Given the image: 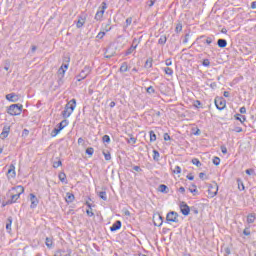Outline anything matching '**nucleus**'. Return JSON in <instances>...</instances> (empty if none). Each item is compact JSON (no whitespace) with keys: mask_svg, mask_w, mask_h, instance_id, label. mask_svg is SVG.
<instances>
[{"mask_svg":"<svg viewBox=\"0 0 256 256\" xmlns=\"http://www.w3.org/2000/svg\"><path fill=\"white\" fill-rule=\"evenodd\" d=\"M25 193V188L21 185L13 187L9 192L8 195L10 196V199L7 200L8 204L13 205V203H17V200L20 199L21 195Z\"/></svg>","mask_w":256,"mask_h":256,"instance_id":"1","label":"nucleus"},{"mask_svg":"<svg viewBox=\"0 0 256 256\" xmlns=\"http://www.w3.org/2000/svg\"><path fill=\"white\" fill-rule=\"evenodd\" d=\"M75 107H77V100L73 98L65 105L64 110L62 111L63 119H69V117L73 115Z\"/></svg>","mask_w":256,"mask_h":256,"instance_id":"2","label":"nucleus"},{"mask_svg":"<svg viewBox=\"0 0 256 256\" xmlns=\"http://www.w3.org/2000/svg\"><path fill=\"white\" fill-rule=\"evenodd\" d=\"M23 112V104H12L7 108L8 115L15 117Z\"/></svg>","mask_w":256,"mask_h":256,"instance_id":"3","label":"nucleus"},{"mask_svg":"<svg viewBox=\"0 0 256 256\" xmlns=\"http://www.w3.org/2000/svg\"><path fill=\"white\" fill-rule=\"evenodd\" d=\"M166 223H179V214L175 211H170L166 215Z\"/></svg>","mask_w":256,"mask_h":256,"instance_id":"4","label":"nucleus"},{"mask_svg":"<svg viewBox=\"0 0 256 256\" xmlns=\"http://www.w3.org/2000/svg\"><path fill=\"white\" fill-rule=\"evenodd\" d=\"M214 103L219 111H223L227 107V101L223 97H216Z\"/></svg>","mask_w":256,"mask_h":256,"instance_id":"5","label":"nucleus"},{"mask_svg":"<svg viewBox=\"0 0 256 256\" xmlns=\"http://www.w3.org/2000/svg\"><path fill=\"white\" fill-rule=\"evenodd\" d=\"M105 9H107V3L102 2V7L97 11L94 17L96 21H101L103 19V15H105Z\"/></svg>","mask_w":256,"mask_h":256,"instance_id":"6","label":"nucleus"},{"mask_svg":"<svg viewBox=\"0 0 256 256\" xmlns=\"http://www.w3.org/2000/svg\"><path fill=\"white\" fill-rule=\"evenodd\" d=\"M91 73V67L85 66L84 69L80 72V74L77 76V81H83V79H86L87 76Z\"/></svg>","mask_w":256,"mask_h":256,"instance_id":"7","label":"nucleus"},{"mask_svg":"<svg viewBox=\"0 0 256 256\" xmlns=\"http://www.w3.org/2000/svg\"><path fill=\"white\" fill-rule=\"evenodd\" d=\"M217 193H219V185H217V183L210 184L208 188V194L210 197H215Z\"/></svg>","mask_w":256,"mask_h":256,"instance_id":"8","label":"nucleus"},{"mask_svg":"<svg viewBox=\"0 0 256 256\" xmlns=\"http://www.w3.org/2000/svg\"><path fill=\"white\" fill-rule=\"evenodd\" d=\"M180 211L182 213V215H184L185 217H187V215H189V213H191V207H189V205H187L185 202H180Z\"/></svg>","mask_w":256,"mask_h":256,"instance_id":"9","label":"nucleus"},{"mask_svg":"<svg viewBox=\"0 0 256 256\" xmlns=\"http://www.w3.org/2000/svg\"><path fill=\"white\" fill-rule=\"evenodd\" d=\"M15 177H17V172H15V164H10L7 172V179H15Z\"/></svg>","mask_w":256,"mask_h":256,"instance_id":"10","label":"nucleus"},{"mask_svg":"<svg viewBox=\"0 0 256 256\" xmlns=\"http://www.w3.org/2000/svg\"><path fill=\"white\" fill-rule=\"evenodd\" d=\"M30 201H31V205H30L31 209H35L37 205H39V199L33 193L30 194Z\"/></svg>","mask_w":256,"mask_h":256,"instance_id":"11","label":"nucleus"},{"mask_svg":"<svg viewBox=\"0 0 256 256\" xmlns=\"http://www.w3.org/2000/svg\"><path fill=\"white\" fill-rule=\"evenodd\" d=\"M7 101H10L11 103H17L19 101V95L15 93H10L6 95Z\"/></svg>","mask_w":256,"mask_h":256,"instance_id":"12","label":"nucleus"},{"mask_svg":"<svg viewBox=\"0 0 256 256\" xmlns=\"http://www.w3.org/2000/svg\"><path fill=\"white\" fill-rule=\"evenodd\" d=\"M86 19H87V17L85 15L78 16V21L76 22L77 29H81V27H83V25H85Z\"/></svg>","mask_w":256,"mask_h":256,"instance_id":"13","label":"nucleus"},{"mask_svg":"<svg viewBox=\"0 0 256 256\" xmlns=\"http://www.w3.org/2000/svg\"><path fill=\"white\" fill-rule=\"evenodd\" d=\"M67 69H69V64H62L61 67L58 69L57 75H60V77H65Z\"/></svg>","mask_w":256,"mask_h":256,"instance_id":"14","label":"nucleus"},{"mask_svg":"<svg viewBox=\"0 0 256 256\" xmlns=\"http://www.w3.org/2000/svg\"><path fill=\"white\" fill-rule=\"evenodd\" d=\"M54 256H71V250L60 249L57 250Z\"/></svg>","mask_w":256,"mask_h":256,"instance_id":"15","label":"nucleus"},{"mask_svg":"<svg viewBox=\"0 0 256 256\" xmlns=\"http://www.w3.org/2000/svg\"><path fill=\"white\" fill-rule=\"evenodd\" d=\"M11 131V127L9 126H4L3 127V130H2V133H1V137L3 139H7V137H9V132Z\"/></svg>","mask_w":256,"mask_h":256,"instance_id":"16","label":"nucleus"},{"mask_svg":"<svg viewBox=\"0 0 256 256\" xmlns=\"http://www.w3.org/2000/svg\"><path fill=\"white\" fill-rule=\"evenodd\" d=\"M199 39L202 41V43H206L207 45H211V43H213V38L207 37L205 35L200 36Z\"/></svg>","mask_w":256,"mask_h":256,"instance_id":"17","label":"nucleus"},{"mask_svg":"<svg viewBox=\"0 0 256 256\" xmlns=\"http://www.w3.org/2000/svg\"><path fill=\"white\" fill-rule=\"evenodd\" d=\"M69 125V120H67V118H64V120H62L58 125L57 128H59L60 131H63V129H65V127H67Z\"/></svg>","mask_w":256,"mask_h":256,"instance_id":"18","label":"nucleus"},{"mask_svg":"<svg viewBox=\"0 0 256 256\" xmlns=\"http://www.w3.org/2000/svg\"><path fill=\"white\" fill-rule=\"evenodd\" d=\"M119 229H121V220H117V221L110 227V231H112V232L119 231Z\"/></svg>","mask_w":256,"mask_h":256,"instance_id":"19","label":"nucleus"},{"mask_svg":"<svg viewBox=\"0 0 256 256\" xmlns=\"http://www.w3.org/2000/svg\"><path fill=\"white\" fill-rule=\"evenodd\" d=\"M111 20H108L107 23L102 24V30H104L105 33H109L111 31Z\"/></svg>","mask_w":256,"mask_h":256,"instance_id":"20","label":"nucleus"},{"mask_svg":"<svg viewBox=\"0 0 256 256\" xmlns=\"http://www.w3.org/2000/svg\"><path fill=\"white\" fill-rule=\"evenodd\" d=\"M234 119H235L236 121H240V123H242V124H244L245 121H247V117H245V116H243V115H241V114H235V115H234Z\"/></svg>","mask_w":256,"mask_h":256,"instance_id":"21","label":"nucleus"},{"mask_svg":"<svg viewBox=\"0 0 256 256\" xmlns=\"http://www.w3.org/2000/svg\"><path fill=\"white\" fill-rule=\"evenodd\" d=\"M73 201H75V195H73V193L67 192L66 203H73Z\"/></svg>","mask_w":256,"mask_h":256,"instance_id":"22","label":"nucleus"},{"mask_svg":"<svg viewBox=\"0 0 256 256\" xmlns=\"http://www.w3.org/2000/svg\"><path fill=\"white\" fill-rule=\"evenodd\" d=\"M119 71L120 73H127V71H129V65L127 64V62H123L121 64Z\"/></svg>","mask_w":256,"mask_h":256,"instance_id":"23","label":"nucleus"},{"mask_svg":"<svg viewBox=\"0 0 256 256\" xmlns=\"http://www.w3.org/2000/svg\"><path fill=\"white\" fill-rule=\"evenodd\" d=\"M217 45H218V47H220V49H225V47H227V40L218 39Z\"/></svg>","mask_w":256,"mask_h":256,"instance_id":"24","label":"nucleus"},{"mask_svg":"<svg viewBox=\"0 0 256 256\" xmlns=\"http://www.w3.org/2000/svg\"><path fill=\"white\" fill-rule=\"evenodd\" d=\"M158 190L160 193H169V187H167L165 184H160Z\"/></svg>","mask_w":256,"mask_h":256,"instance_id":"25","label":"nucleus"},{"mask_svg":"<svg viewBox=\"0 0 256 256\" xmlns=\"http://www.w3.org/2000/svg\"><path fill=\"white\" fill-rule=\"evenodd\" d=\"M45 245H46V247H48V249H51L53 247V238L52 237H46Z\"/></svg>","mask_w":256,"mask_h":256,"instance_id":"26","label":"nucleus"},{"mask_svg":"<svg viewBox=\"0 0 256 256\" xmlns=\"http://www.w3.org/2000/svg\"><path fill=\"white\" fill-rule=\"evenodd\" d=\"M58 178L61 183H67V174H65V172H60Z\"/></svg>","mask_w":256,"mask_h":256,"instance_id":"27","label":"nucleus"},{"mask_svg":"<svg viewBox=\"0 0 256 256\" xmlns=\"http://www.w3.org/2000/svg\"><path fill=\"white\" fill-rule=\"evenodd\" d=\"M145 69H151L153 67V58H148L144 64Z\"/></svg>","mask_w":256,"mask_h":256,"instance_id":"28","label":"nucleus"},{"mask_svg":"<svg viewBox=\"0 0 256 256\" xmlns=\"http://www.w3.org/2000/svg\"><path fill=\"white\" fill-rule=\"evenodd\" d=\"M161 159V154L157 150H153V160L159 162Z\"/></svg>","mask_w":256,"mask_h":256,"instance_id":"29","label":"nucleus"},{"mask_svg":"<svg viewBox=\"0 0 256 256\" xmlns=\"http://www.w3.org/2000/svg\"><path fill=\"white\" fill-rule=\"evenodd\" d=\"M247 223H255V213H251L247 216Z\"/></svg>","mask_w":256,"mask_h":256,"instance_id":"30","label":"nucleus"},{"mask_svg":"<svg viewBox=\"0 0 256 256\" xmlns=\"http://www.w3.org/2000/svg\"><path fill=\"white\" fill-rule=\"evenodd\" d=\"M135 49H137V44H135V46H130V48H128V49L126 50V52H125L126 57H127L128 55H131V53H133V52L135 51Z\"/></svg>","mask_w":256,"mask_h":256,"instance_id":"31","label":"nucleus"},{"mask_svg":"<svg viewBox=\"0 0 256 256\" xmlns=\"http://www.w3.org/2000/svg\"><path fill=\"white\" fill-rule=\"evenodd\" d=\"M237 183H238V189L240 190V191H245V184H243V180H241V179H237Z\"/></svg>","mask_w":256,"mask_h":256,"instance_id":"32","label":"nucleus"},{"mask_svg":"<svg viewBox=\"0 0 256 256\" xmlns=\"http://www.w3.org/2000/svg\"><path fill=\"white\" fill-rule=\"evenodd\" d=\"M150 135V142L153 143L154 141H157V135L155 134V131L151 130L149 132Z\"/></svg>","mask_w":256,"mask_h":256,"instance_id":"33","label":"nucleus"},{"mask_svg":"<svg viewBox=\"0 0 256 256\" xmlns=\"http://www.w3.org/2000/svg\"><path fill=\"white\" fill-rule=\"evenodd\" d=\"M141 39H143V36H140L139 39L134 38L133 41H132L131 47H135L136 44H137V47H138L139 43H141Z\"/></svg>","mask_w":256,"mask_h":256,"instance_id":"34","label":"nucleus"},{"mask_svg":"<svg viewBox=\"0 0 256 256\" xmlns=\"http://www.w3.org/2000/svg\"><path fill=\"white\" fill-rule=\"evenodd\" d=\"M98 197H100V199H102L103 201H107V192L105 191L99 192Z\"/></svg>","mask_w":256,"mask_h":256,"instance_id":"35","label":"nucleus"},{"mask_svg":"<svg viewBox=\"0 0 256 256\" xmlns=\"http://www.w3.org/2000/svg\"><path fill=\"white\" fill-rule=\"evenodd\" d=\"M105 59H111V57H115V52L109 53V50H106L104 53Z\"/></svg>","mask_w":256,"mask_h":256,"instance_id":"36","label":"nucleus"},{"mask_svg":"<svg viewBox=\"0 0 256 256\" xmlns=\"http://www.w3.org/2000/svg\"><path fill=\"white\" fill-rule=\"evenodd\" d=\"M12 223H13V218L9 217V218L7 219V224H6V229H7V231H11V225H12Z\"/></svg>","mask_w":256,"mask_h":256,"instance_id":"37","label":"nucleus"},{"mask_svg":"<svg viewBox=\"0 0 256 256\" xmlns=\"http://www.w3.org/2000/svg\"><path fill=\"white\" fill-rule=\"evenodd\" d=\"M159 45H165L167 43V36H161L158 40Z\"/></svg>","mask_w":256,"mask_h":256,"instance_id":"38","label":"nucleus"},{"mask_svg":"<svg viewBox=\"0 0 256 256\" xmlns=\"http://www.w3.org/2000/svg\"><path fill=\"white\" fill-rule=\"evenodd\" d=\"M61 133V130L59 128H54L51 132V137H57Z\"/></svg>","mask_w":256,"mask_h":256,"instance_id":"39","label":"nucleus"},{"mask_svg":"<svg viewBox=\"0 0 256 256\" xmlns=\"http://www.w3.org/2000/svg\"><path fill=\"white\" fill-rule=\"evenodd\" d=\"M131 23H133V18L132 17H128L126 19V23L124 25V29H127V27H129V25H131Z\"/></svg>","mask_w":256,"mask_h":256,"instance_id":"40","label":"nucleus"},{"mask_svg":"<svg viewBox=\"0 0 256 256\" xmlns=\"http://www.w3.org/2000/svg\"><path fill=\"white\" fill-rule=\"evenodd\" d=\"M11 67V61L10 60H5L4 62V70L9 71V68Z\"/></svg>","mask_w":256,"mask_h":256,"instance_id":"41","label":"nucleus"},{"mask_svg":"<svg viewBox=\"0 0 256 256\" xmlns=\"http://www.w3.org/2000/svg\"><path fill=\"white\" fill-rule=\"evenodd\" d=\"M93 153H95V149H93V147H89L86 149V154L90 157L93 156Z\"/></svg>","mask_w":256,"mask_h":256,"instance_id":"42","label":"nucleus"},{"mask_svg":"<svg viewBox=\"0 0 256 256\" xmlns=\"http://www.w3.org/2000/svg\"><path fill=\"white\" fill-rule=\"evenodd\" d=\"M192 164L193 165H196V167H201V161H199V159H197V158H194V159H192Z\"/></svg>","mask_w":256,"mask_h":256,"instance_id":"43","label":"nucleus"},{"mask_svg":"<svg viewBox=\"0 0 256 256\" xmlns=\"http://www.w3.org/2000/svg\"><path fill=\"white\" fill-rule=\"evenodd\" d=\"M61 165H63V162H61V160L53 162L54 169L61 167Z\"/></svg>","mask_w":256,"mask_h":256,"instance_id":"44","label":"nucleus"},{"mask_svg":"<svg viewBox=\"0 0 256 256\" xmlns=\"http://www.w3.org/2000/svg\"><path fill=\"white\" fill-rule=\"evenodd\" d=\"M102 141L103 143H111V138L109 137V135H104L102 137Z\"/></svg>","mask_w":256,"mask_h":256,"instance_id":"45","label":"nucleus"},{"mask_svg":"<svg viewBox=\"0 0 256 256\" xmlns=\"http://www.w3.org/2000/svg\"><path fill=\"white\" fill-rule=\"evenodd\" d=\"M146 93H148L149 95H153V93H155V88H153V86H150L146 89Z\"/></svg>","mask_w":256,"mask_h":256,"instance_id":"46","label":"nucleus"},{"mask_svg":"<svg viewBox=\"0 0 256 256\" xmlns=\"http://www.w3.org/2000/svg\"><path fill=\"white\" fill-rule=\"evenodd\" d=\"M164 73H166V75H173V69L166 67L164 68Z\"/></svg>","mask_w":256,"mask_h":256,"instance_id":"47","label":"nucleus"},{"mask_svg":"<svg viewBox=\"0 0 256 256\" xmlns=\"http://www.w3.org/2000/svg\"><path fill=\"white\" fill-rule=\"evenodd\" d=\"M158 221H160L159 224H156L154 222V225H156L157 227H161V225H163V216L158 215Z\"/></svg>","mask_w":256,"mask_h":256,"instance_id":"48","label":"nucleus"},{"mask_svg":"<svg viewBox=\"0 0 256 256\" xmlns=\"http://www.w3.org/2000/svg\"><path fill=\"white\" fill-rule=\"evenodd\" d=\"M57 77H58V80H57L58 86L61 87V85H63L64 77H61V75H59V74H57Z\"/></svg>","mask_w":256,"mask_h":256,"instance_id":"49","label":"nucleus"},{"mask_svg":"<svg viewBox=\"0 0 256 256\" xmlns=\"http://www.w3.org/2000/svg\"><path fill=\"white\" fill-rule=\"evenodd\" d=\"M103 155H104L106 161H111V153L103 152Z\"/></svg>","mask_w":256,"mask_h":256,"instance_id":"50","label":"nucleus"},{"mask_svg":"<svg viewBox=\"0 0 256 256\" xmlns=\"http://www.w3.org/2000/svg\"><path fill=\"white\" fill-rule=\"evenodd\" d=\"M103 37H105V31H100L97 36H96V39H103Z\"/></svg>","mask_w":256,"mask_h":256,"instance_id":"51","label":"nucleus"},{"mask_svg":"<svg viewBox=\"0 0 256 256\" xmlns=\"http://www.w3.org/2000/svg\"><path fill=\"white\" fill-rule=\"evenodd\" d=\"M246 175H255V170L250 168L245 170Z\"/></svg>","mask_w":256,"mask_h":256,"instance_id":"52","label":"nucleus"},{"mask_svg":"<svg viewBox=\"0 0 256 256\" xmlns=\"http://www.w3.org/2000/svg\"><path fill=\"white\" fill-rule=\"evenodd\" d=\"M213 163L217 166L220 165L221 163V158L220 157H214L213 158Z\"/></svg>","mask_w":256,"mask_h":256,"instance_id":"53","label":"nucleus"},{"mask_svg":"<svg viewBox=\"0 0 256 256\" xmlns=\"http://www.w3.org/2000/svg\"><path fill=\"white\" fill-rule=\"evenodd\" d=\"M202 65L204 67H209L211 65V62L209 61V59H204L202 62Z\"/></svg>","mask_w":256,"mask_h":256,"instance_id":"54","label":"nucleus"},{"mask_svg":"<svg viewBox=\"0 0 256 256\" xmlns=\"http://www.w3.org/2000/svg\"><path fill=\"white\" fill-rule=\"evenodd\" d=\"M86 214L88 215V217H93V215H95V213H93V209L89 208L86 210Z\"/></svg>","mask_w":256,"mask_h":256,"instance_id":"55","label":"nucleus"},{"mask_svg":"<svg viewBox=\"0 0 256 256\" xmlns=\"http://www.w3.org/2000/svg\"><path fill=\"white\" fill-rule=\"evenodd\" d=\"M243 235H246V237H249V235H251V230H249V228H245L243 230Z\"/></svg>","mask_w":256,"mask_h":256,"instance_id":"56","label":"nucleus"},{"mask_svg":"<svg viewBox=\"0 0 256 256\" xmlns=\"http://www.w3.org/2000/svg\"><path fill=\"white\" fill-rule=\"evenodd\" d=\"M190 211H192V213H194V215H199V209H197L196 207H191Z\"/></svg>","mask_w":256,"mask_h":256,"instance_id":"57","label":"nucleus"},{"mask_svg":"<svg viewBox=\"0 0 256 256\" xmlns=\"http://www.w3.org/2000/svg\"><path fill=\"white\" fill-rule=\"evenodd\" d=\"M128 143H132L133 145H135V143H137V138L131 137V138L128 140Z\"/></svg>","mask_w":256,"mask_h":256,"instance_id":"58","label":"nucleus"},{"mask_svg":"<svg viewBox=\"0 0 256 256\" xmlns=\"http://www.w3.org/2000/svg\"><path fill=\"white\" fill-rule=\"evenodd\" d=\"M239 112L241 113V115H245V113H247V108H245V106L241 107Z\"/></svg>","mask_w":256,"mask_h":256,"instance_id":"59","label":"nucleus"},{"mask_svg":"<svg viewBox=\"0 0 256 256\" xmlns=\"http://www.w3.org/2000/svg\"><path fill=\"white\" fill-rule=\"evenodd\" d=\"M133 170L136 171L137 173H141V171H143V169H141V167L139 166H133Z\"/></svg>","mask_w":256,"mask_h":256,"instance_id":"60","label":"nucleus"},{"mask_svg":"<svg viewBox=\"0 0 256 256\" xmlns=\"http://www.w3.org/2000/svg\"><path fill=\"white\" fill-rule=\"evenodd\" d=\"M164 141H171V136L169 135V133L164 134Z\"/></svg>","mask_w":256,"mask_h":256,"instance_id":"61","label":"nucleus"},{"mask_svg":"<svg viewBox=\"0 0 256 256\" xmlns=\"http://www.w3.org/2000/svg\"><path fill=\"white\" fill-rule=\"evenodd\" d=\"M27 136H29V130L28 129H24L22 131V137H27Z\"/></svg>","mask_w":256,"mask_h":256,"instance_id":"62","label":"nucleus"},{"mask_svg":"<svg viewBox=\"0 0 256 256\" xmlns=\"http://www.w3.org/2000/svg\"><path fill=\"white\" fill-rule=\"evenodd\" d=\"M220 149H221L223 155H227V147L226 146H221Z\"/></svg>","mask_w":256,"mask_h":256,"instance_id":"63","label":"nucleus"},{"mask_svg":"<svg viewBox=\"0 0 256 256\" xmlns=\"http://www.w3.org/2000/svg\"><path fill=\"white\" fill-rule=\"evenodd\" d=\"M174 173H181V168L179 166H175Z\"/></svg>","mask_w":256,"mask_h":256,"instance_id":"64","label":"nucleus"}]
</instances>
